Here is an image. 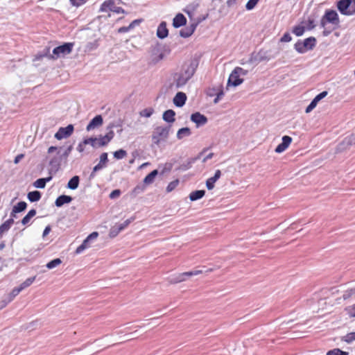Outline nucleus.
Here are the masks:
<instances>
[{
  "mask_svg": "<svg viewBox=\"0 0 355 355\" xmlns=\"http://www.w3.org/2000/svg\"><path fill=\"white\" fill-rule=\"evenodd\" d=\"M316 45V39L314 37H309L302 41L298 40L294 45L295 50L299 53H304L312 50Z\"/></svg>",
  "mask_w": 355,
  "mask_h": 355,
  "instance_id": "obj_1",
  "label": "nucleus"
},
{
  "mask_svg": "<svg viewBox=\"0 0 355 355\" xmlns=\"http://www.w3.org/2000/svg\"><path fill=\"white\" fill-rule=\"evenodd\" d=\"M171 126H158L152 134V140L154 144L159 146L161 141L168 139Z\"/></svg>",
  "mask_w": 355,
  "mask_h": 355,
  "instance_id": "obj_2",
  "label": "nucleus"
},
{
  "mask_svg": "<svg viewBox=\"0 0 355 355\" xmlns=\"http://www.w3.org/2000/svg\"><path fill=\"white\" fill-rule=\"evenodd\" d=\"M73 45L72 42H65L62 45L56 46L53 50V55L51 58L57 59L70 53L73 50Z\"/></svg>",
  "mask_w": 355,
  "mask_h": 355,
  "instance_id": "obj_3",
  "label": "nucleus"
},
{
  "mask_svg": "<svg viewBox=\"0 0 355 355\" xmlns=\"http://www.w3.org/2000/svg\"><path fill=\"white\" fill-rule=\"evenodd\" d=\"M170 49H166L163 46H157L153 48L152 50V62L154 64H157L161 60H162L165 57V53L166 52L167 54L170 53Z\"/></svg>",
  "mask_w": 355,
  "mask_h": 355,
  "instance_id": "obj_4",
  "label": "nucleus"
},
{
  "mask_svg": "<svg viewBox=\"0 0 355 355\" xmlns=\"http://www.w3.org/2000/svg\"><path fill=\"white\" fill-rule=\"evenodd\" d=\"M202 273L201 270H193L179 274L171 279V283L177 284L187 280L188 278Z\"/></svg>",
  "mask_w": 355,
  "mask_h": 355,
  "instance_id": "obj_5",
  "label": "nucleus"
},
{
  "mask_svg": "<svg viewBox=\"0 0 355 355\" xmlns=\"http://www.w3.org/2000/svg\"><path fill=\"white\" fill-rule=\"evenodd\" d=\"M74 130L73 125L69 124L66 127H61L58 129L57 132L55 134V138L58 140H61L64 138H67L71 136Z\"/></svg>",
  "mask_w": 355,
  "mask_h": 355,
  "instance_id": "obj_6",
  "label": "nucleus"
},
{
  "mask_svg": "<svg viewBox=\"0 0 355 355\" xmlns=\"http://www.w3.org/2000/svg\"><path fill=\"white\" fill-rule=\"evenodd\" d=\"M198 66V62L196 60H193L190 62L189 64L184 67L180 71L187 79L190 80L195 73L196 69Z\"/></svg>",
  "mask_w": 355,
  "mask_h": 355,
  "instance_id": "obj_7",
  "label": "nucleus"
},
{
  "mask_svg": "<svg viewBox=\"0 0 355 355\" xmlns=\"http://www.w3.org/2000/svg\"><path fill=\"white\" fill-rule=\"evenodd\" d=\"M207 150V149H204L202 152H200L196 157H191L187 159L186 162L181 164L178 168H176V171H186L191 168L193 164L199 159H200L202 155Z\"/></svg>",
  "mask_w": 355,
  "mask_h": 355,
  "instance_id": "obj_8",
  "label": "nucleus"
},
{
  "mask_svg": "<svg viewBox=\"0 0 355 355\" xmlns=\"http://www.w3.org/2000/svg\"><path fill=\"white\" fill-rule=\"evenodd\" d=\"M189 80L181 72L175 73L174 75V82L170 85V87H175L176 89L182 88Z\"/></svg>",
  "mask_w": 355,
  "mask_h": 355,
  "instance_id": "obj_9",
  "label": "nucleus"
},
{
  "mask_svg": "<svg viewBox=\"0 0 355 355\" xmlns=\"http://www.w3.org/2000/svg\"><path fill=\"white\" fill-rule=\"evenodd\" d=\"M323 17H324L325 20L328 21V23L333 25L338 26L340 23L338 15L334 10H326Z\"/></svg>",
  "mask_w": 355,
  "mask_h": 355,
  "instance_id": "obj_10",
  "label": "nucleus"
},
{
  "mask_svg": "<svg viewBox=\"0 0 355 355\" xmlns=\"http://www.w3.org/2000/svg\"><path fill=\"white\" fill-rule=\"evenodd\" d=\"M122 0H106L100 7L101 12L113 11L115 7L121 4Z\"/></svg>",
  "mask_w": 355,
  "mask_h": 355,
  "instance_id": "obj_11",
  "label": "nucleus"
},
{
  "mask_svg": "<svg viewBox=\"0 0 355 355\" xmlns=\"http://www.w3.org/2000/svg\"><path fill=\"white\" fill-rule=\"evenodd\" d=\"M190 119L192 122L196 123L197 128L205 125L208 121L207 116L199 112L193 113Z\"/></svg>",
  "mask_w": 355,
  "mask_h": 355,
  "instance_id": "obj_12",
  "label": "nucleus"
},
{
  "mask_svg": "<svg viewBox=\"0 0 355 355\" xmlns=\"http://www.w3.org/2000/svg\"><path fill=\"white\" fill-rule=\"evenodd\" d=\"M243 78H241V76L234 69L228 78L227 85L237 87L243 83Z\"/></svg>",
  "mask_w": 355,
  "mask_h": 355,
  "instance_id": "obj_13",
  "label": "nucleus"
},
{
  "mask_svg": "<svg viewBox=\"0 0 355 355\" xmlns=\"http://www.w3.org/2000/svg\"><path fill=\"white\" fill-rule=\"evenodd\" d=\"M292 142V138L290 136L284 135L282 138V142L277 146L275 149V152L277 153H281L286 150Z\"/></svg>",
  "mask_w": 355,
  "mask_h": 355,
  "instance_id": "obj_14",
  "label": "nucleus"
},
{
  "mask_svg": "<svg viewBox=\"0 0 355 355\" xmlns=\"http://www.w3.org/2000/svg\"><path fill=\"white\" fill-rule=\"evenodd\" d=\"M351 0H340L337 3V8L339 12L344 15H350L349 6Z\"/></svg>",
  "mask_w": 355,
  "mask_h": 355,
  "instance_id": "obj_15",
  "label": "nucleus"
},
{
  "mask_svg": "<svg viewBox=\"0 0 355 355\" xmlns=\"http://www.w3.org/2000/svg\"><path fill=\"white\" fill-rule=\"evenodd\" d=\"M103 123V116L101 114L95 116L87 124L86 127L87 131H91L101 126Z\"/></svg>",
  "mask_w": 355,
  "mask_h": 355,
  "instance_id": "obj_16",
  "label": "nucleus"
},
{
  "mask_svg": "<svg viewBox=\"0 0 355 355\" xmlns=\"http://www.w3.org/2000/svg\"><path fill=\"white\" fill-rule=\"evenodd\" d=\"M157 37L159 39L164 40L168 35V30L167 28V24L166 21H162L157 26Z\"/></svg>",
  "mask_w": 355,
  "mask_h": 355,
  "instance_id": "obj_17",
  "label": "nucleus"
},
{
  "mask_svg": "<svg viewBox=\"0 0 355 355\" xmlns=\"http://www.w3.org/2000/svg\"><path fill=\"white\" fill-rule=\"evenodd\" d=\"M114 137V132L110 130L104 136H100L98 138V144L99 147L107 145Z\"/></svg>",
  "mask_w": 355,
  "mask_h": 355,
  "instance_id": "obj_18",
  "label": "nucleus"
},
{
  "mask_svg": "<svg viewBox=\"0 0 355 355\" xmlns=\"http://www.w3.org/2000/svg\"><path fill=\"white\" fill-rule=\"evenodd\" d=\"M187 97L185 93L178 92L173 98V103L178 107H182L186 103Z\"/></svg>",
  "mask_w": 355,
  "mask_h": 355,
  "instance_id": "obj_19",
  "label": "nucleus"
},
{
  "mask_svg": "<svg viewBox=\"0 0 355 355\" xmlns=\"http://www.w3.org/2000/svg\"><path fill=\"white\" fill-rule=\"evenodd\" d=\"M221 176V171L218 169L215 171L214 175L208 178L206 181V187L208 190H211L214 188L215 183L219 180Z\"/></svg>",
  "mask_w": 355,
  "mask_h": 355,
  "instance_id": "obj_20",
  "label": "nucleus"
},
{
  "mask_svg": "<svg viewBox=\"0 0 355 355\" xmlns=\"http://www.w3.org/2000/svg\"><path fill=\"white\" fill-rule=\"evenodd\" d=\"M186 24L187 18L182 13L177 14L173 19V26L175 28L185 26Z\"/></svg>",
  "mask_w": 355,
  "mask_h": 355,
  "instance_id": "obj_21",
  "label": "nucleus"
},
{
  "mask_svg": "<svg viewBox=\"0 0 355 355\" xmlns=\"http://www.w3.org/2000/svg\"><path fill=\"white\" fill-rule=\"evenodd\" d=\"M62 158L60 156L53 157L49 162L50 171L56 173L60 168Z\"/></svg>",
  "mask_w": 355,
  "mask_h": 355,
  "instance_id": "obj_22",
  "label": "nucleus"
},
{
  "mask_svg": "<svg viewBox=\"0 0 355 355\" xmlns=\"http://www.w3.org/2000/svg\"><path fill=\"white\" fill-rule=\"evenodd\" d=\"M72 200H73V198L70 196L64 195V194L60 195L56 198V200L55 201V205L57 207H61L64 204L70 203Z\"/></svg>",
  "mask_w": 355,
  "mask_h": 355,
  "instance_id": "obj_23",
  "label": "nucleus"
},
{
  "mask_svg": "<svg viewBox=\"0 0 355 355\" xmlns=\"http://www.w3.org/2000/svg\"><path fill=\"white\" fill-rule=\"evenodd\" d=\"M108 162V154L107 153H103L100 155V160L98 164L94 166L95 171H100L103 168L106 167L107 163Z\"/></svg>",
  "mask_w": 355,
  "mask_h": 355,
  "instance_id": "obj_24",
  "label": "nucleus"
},
{
  "mask_svg": "<svg viewBox=\"0 0 355 355\" xmlns=\"http://www.w3.org/2000/svg\"><path fill=\"white\" fill-rule=\"evenodd\" d=\"M175 111L169 109L164 112L162 114V119L166 123H173L175 121Z\"/></svg>",
  "mask_w": 355,
  "mask_h": 355,
  "instance_id": "obj_25",
  "label": "nucleus"
},
{
  "mask_svg": "<svg viewBox=\"0 0 355 355\" xmlns=\"http://www.w3.org/2000/svg\"><path fill=\"white\" fill-rule=\"evenodd\" d=\"M15 220L12 218H9L0 225V239L3 236V234L7 232L14 224Z\"/></svg>",
  "mask_w": 355,
  "mask_h": 355,
  "instance_id": "obj_26",
  "label": "nucleus"
},
{
  "mask_svg": "<svg viewBox=\"0 0 355 355\" xmlns=\"http://www.w3.org/2000/svg\"><path fill=\"white\" fill-rule=\"evenodd\" d=\"M199 4L196 2H193L189 5H187L184 9L183 11L189 17V18H192L194 15L195 11L198 8Z\"/></svg>",
  "mask_w": 355,
  "mask_h": 355,
  "instance_id": "obj_27",
  "label": "nucleus"
},
{
  "mask_svg": "<svg viewBox=\"0 0 355 355\" xmlns=\"http://www.w3.org/2000/svg\"><path fill=\"white\" fill-rule=\"evenodd\" d=\"M52 180V176L46 178H39L33 182V186L37 189H44L47 182Z\"/></svg>",
  "mask_w": 355,
  "mask_h": 355,
  "instance_id": "obj_28",
  "label": "nucleus"
},
{
  "mask_svg": "<svg viewBox=\"0 0 355 355\" xmlns=\"http://www.w3.org/2000/svg\"><path fill=\"white\" fill-rule=\"evenodd\" d=\"M122 125L123 122L121 120H118L110 123L107 125V130L110 131V130H113V128H116V132L120 135L123 132Z\"/></svg>",
  "mask_w": 355,
  "mask_h": 355,
  "instance_id": "obj_29",
  "label": "nucleus"
},
{
  "mask_svg": "<svg viewBox=\"0 0 355 355\" xmlns=\"http://www.w3.org/2000/svg\"><path fill=\"white\" fill-rule=\"evenodd\" d=\"M158 174L159 171L157 169L152 171L144 178V184L146 185L152 184Z\"/></svg>",
  "mask_w": 355,
  "mask_h": 355,
  "instance_id": "obj_30",
  "label": "nucleus"
},
{
  "mask_svg": "<svg viewBox=\"0 0 355 355\" xmlns=\"http://www.w3.org/2000/svg\"><path fill=\"white\" fill-rule=\"evenodd\" d=\"M80 183V177L78 175H74L68 182L67 187L71 190L76 189Z\"/></svg>",
  "mask_w": 355,
  "mask_h": 355,
  "instance_id": "obj_31",
  "label": "nucleus"
},
{
  "mask_svg": "<svg viewBox=\"0 0 355 355\" xmlns=\"http://www.w3.org/2000/svg\"><path fill=\"white\" fill-rule=\"evenodd\" d=\"M206 191L205 190H196L192 191L189 194V199L191 201H196L201 199L205 195Z\"/></svg>",
  "mask_w": 355,
  "mask_h": 355,
  "instance_id": "obj_32",
  "label": "nucleus"
},
{
  "mask_svg": "<svg viewBox=\"0 0 355 355\" xmlns=\"http://www.w3.org/2000/svg\"><path fill=\"white\" fill-rule=\"evenodd\" d=\"M42 194L39 191H33L28 193L27 198L31 202H37L40 200Z\"/></svg>",
  "mask_w": 355,
  "mask_h": 355,
  "instance_id": "obj_33",
  "label": "nucleus"
},
{
  "mask_svg": "<svg viewBox=\"0 0 355 355\" xmlns=\"http://www.w3.org/2000/svg\"><path fill=\"white\" fill-rule=\"evenodd\" d=\"M191 135V131L189 128L184 127L178 130L177 132V138L182 139L184 137H189Z\"/></svg>",
  "mask_w": 355,
  "mask_h": 355,
  "instance_id": "obj_34",
  "label": "nucleus"
},
{
  "mask_svg": "<svg viewBox=\"0 0 355 355\" xmlns=\"http://www.w3.org/2000/svg\"><path fill=\"white\" fill-rule=\"evenodd\" d=\"M36 214V210L34 209H32L31 210L28 211V212L27 213V214L22 218L21 220V224L24 225H27L31 219L35 216Z\"/></svg>",
  "mask_w": 355,
  "mask_h": 355,
  "instance_id": "obj_35",
  "label": "nucleus"
},
{
  "mask_svg": "<svg viewBox=\"0 0 355 355\" xmlns=\"http://www.w3.org/2000/svg\"><path fill=\"white\" fill-rule=\"evenodd\" d=\"M159 168L160 171L159 173L162 175L165 173L170 172L173 168V164L170 162H166L164 165H159Z\"/></svg>",
  "mask_w": 355,
  "mask_h": 355,
  "instance_id": "obj_36",
  "label": "nucleus"
},
{
  "mask_svg": "<svg viewBox=\"0 0 355 355\" xmlns=\"http://www.w3.org/2000/svg\"><path fill=\"white\" fill-rule=\"evenodd\" d=\"M89 243L90 242L87 239H85L83 243L76 248L75 253L77 254L82 253L89 247Z\"/></svg>",
  "mask_w": 355,
  "mask_h": 355,
  "instance_id": "obj_37",
  "label": "nucleus"
},
{
  "mask_svg": "<svg viewBox=\"0 0 355 355\" xmlns=\"http://www.w3.org/2000/svg\"><path fill=\"white\" fill-rule=\"evenodd\" d=\"M83 144H87V145L89 144L94 148L99 147L98 144V138H96V137H91L85 138L83 139Z\"/></svg>",
  "mask_w": 355,
  "mask_h": 355,
  "instance_id": "obj_38",
  "label": "nucleus"
},
{
  "mask_svg": "<svg viewBox=\"0 0 355 355\" xmlns=\"http://www.w3.org/2000/svg\"><path fill=\"white\" fill-rule=\"evenodd\" d=\"M27 207V204L24 201H20L17 205H15L12 209H14V212L20 213L24 211Z\"/></svg>",
  "mask_w": 355,
  "mask_h": 355,
  "instance_id": "obj_39",
  "label": "nucleus"
},
{
  "mask_svg": "<svg viewBox=\"0 0 355 355\" xmlns=\"http://www.w3.org/2000/svg\"><path fill=\"white\" fill-rule=\"evenodd\" d=\"M344 144L347 146H355V132L346 137L343 140Z\"/></svg>",
  "mask_w": 355,
  "mask_h": 355,
  "instance_id": "obj_40",
  "label": "nucleus"
},
{
  "mask_svg": "<svg viewBox=\"0 0 355 355\" xmlns=\"http://www.w3.org/2000/svg\"><path fill=\"white\" fill-rule=\"evenodd\" d=\"M326 355H349V352L343 351L339 348H334L329 350Z\"/></svg>",
  "mask_w": 355,
  "mask_h": 355,
  "instance_id": "obj_41",
  "label": "nucleus"
},
{
  "mask_svg": "<svg viewBox=\"0 0 355 355\" xmlns=\"http://www.w3.org/2000/svg\"><path fill=\"white\" fill-rule=\"evenodd\" d=\"M61 263H62V260L60 258H56V259H54L49 261L46 263V266L48 269H53Z\"/></svg>",
  "mask_w": 355,
  "mask_h": 355,
  "instance_id": "obj_42",
  "label": "nucleus"
},
{
  "mask_svg": "<svg viewBox=\"0 0 355 355\" xmlns=\"http://www.w3.org/2000/svg\"><path fill=\"white\" fill-rule=\"evenodd\" d=\"M35 278L36 277L34 276V277H28V279H26L24 282H22L20 285H19V288L21 289V290H24V288L30 286L33 282L35 280Z\"/></svg>",
  "mask_w": 355,
  "mask_h": 355,
  "instance_id": "obj_43",
  "label": "nucleus"
},
{
  "mask_svg": "<svg viewBox=\"0 0 355 355\" xmlns=\"http://www.w3.org/2000/svg\"><path fill=\"white\" fill-rule=\"evenodd\" d=\"M305 29L306 28L304 26L297 25L293 27V33L295 34L296 36L300 37L304 34Z\"/></svg>",
  "mask_w": 355,
  "mask_h": 355,
  "instance_id": "obj_44",
  "label": "nucleus"
},
{
  "mask_svg": "<svg viewBox=\"0 0 355 355\" xmlns=\"http://www.w3.org/2000/svg\"><path fill=\"white\" fill-rule=\"evenodd\" d=\"M154 113V109L153 107H148L142 110L139 112V115L142 117L149 118Z\"/></svg>",
  "mask_w": 355,
  "mask_h": 355,
  "instance_id": "obj_45",
  "label": "nucleus"
},
{
  "mask_svg": "<svg viewBox=\"0 0 355 355\" xmlns=\"http://www.w3.org/2000/svg\"><path fill=\"white\" fill-rule=\"evenodd\" d=\"M192 34L193 33L191 31L190 28L188 26H186L180 31V36L183 38H187L190 37Z\"/></svg>",
  "mask_w": 355,
  "mask_h": 355,
  "instance_id": "obj_46",
  "label": "nucleus"
},
{
  "mask_svg": "<svg viewBox=\"0 0 355 355\" xmlns=\"http://www.w3.org/2000/svg\"><path fill=\"white\" fill-rule=\"evenodd\" d=\"M135 220L134 217H131L130 218H128L124 222L119 224H116L119 227V230H123L125 228H126L133 220Z\"/></svg>",
  "mask_w": 355,
  "mask_h": 355,
  "instance_id": "obj_47",
  "label": "nucleus"
},
{
  "mask_svg": "<svg viewBox=\"0 0 355 355\" xmlns=\"http://www.w3.org/2000/svg\"><path fill=\"white\" fill-rule=\"evenodd\" d=\"M315 27L314 16H309L306 21V29L311 31Z\"/></svg>",
  "mask_w": 355,
  "mask_h": 355,
  "instance_id": "obj_48",
  "label": "nucleus"
},
{
  "mask_svg": "<svg viewBox=\"0 0 355 355\" xmlns=\"http://www.w3.org/2000/svg\"><path fill=\"white\" fill-rule=\"evenodd\" d=\"M113 155H114V158H116V159H121L126 156L127 153L123 149H119V150L114 151Z\"/></svg>",
  "mask_w": 355,
  "mask_h": 355,
  "instance_id": "obj_49",
  "label": "nucleus"
},
{
  "mask_svg": "<svg viewBox=\"0 0 355 355\" xmlns=\"http://www.w3.org/2000/svg\"><path fill=\"white\" fill-rule=\"evenodd\" d=\"M21 291L22 290L19 286L14 288L8 295V302L13 300V299L18 295Z\"/></svg>",
  "mask_w": 355,
  "mask_h": 355,
  "instance_id": "obj_50",
  "label": "nucleus"
},
{
  "mask_svg": "<svg viewBox=\"0 0 355 355\" xmlns=\"http://www.w3.org/2000/svg\"><path fill=\"white\" fill-rule=\"evenodd\" d=\"M345 311L349 318H355V304L352 306H347L345 309Z\"/></svg>",
  "mask_w": 355,
  "mask_h": 355,
  "instance_id": "obj_51",
  "label": "nucleus"
},
{
  "mask_svg": "<svg viewBox=\"0 0 355 355\" xmlns=\"http://www.w3.org/2000/svg\"><path fill=\"white\" fill-rule=\"evenodd\" d=\"M145 189L146 186L144 184H138L132 190V194L134 196H137L138 194L143 193Z\"/></svg>",
  "mask_w": 355,
  "mask_h": 355,
  "instance_id": "obj_52",
  "label": "nucleus"
},
{
  "mask_svg": "<svg viewBox=\"0 0 355 355\" xmlns=\"http://www.w3.org/2000/svg\"><path fill=\"white\" fill-rule=\"evenodd\" d=\"M342 340L346 342L347 343H351L352 341L355 340V332H351L345 336Z\"/></svg>",
  "mask_w": 355,
  "mask_h": 355,
  "instance_id": "obj_53",
  "label": "nucleus"
},
{
  "mask_svg": "<svg viewBox=\"0 0 355 355\" xmlns=\"http://www.w3.org/2000/svg\"><path fill=\"white\" fill-rule=\"evenodd\" d=\"M72 150H73V145H70L65 149V150L63 152V153H62L60 156L61 157L62 159H64L65 160V162H67V159L69 157V155H70Z\"/></svg>",
  "mask_w": 355,
  "mask_h": 355,
  "instance_id": "obj_54",
  "label": "nucleus"
},
{
  "mask_svg": "<svg viewBox=\"0 0 355 355\" xmlns=\"http://www.w3.org/2000/svg\"><path fill=\"white\" fill-rule=\"evenodd\" d=\"M259 0H248L245 4V8L248 10H252L257 4Z\"/></svg>",
  "mask_w": 355,
  "mask_h": 355,
  "instance_id": "obj_55",
  "label": "nucleus"
},
{
  "mask_svg": "<svg viewBox=\"0 0 355 355\" xmlns=\"http://www.w3.org/2000/svg\"><path fill=\"white\" fill-rule=\"evenodd\" d=\"M353 295H355V288H354L346 291L344 293V294L343 295V300H346L350 298L351 297H352Z\"/></svg>",
  "mask_w": 355,
  "mask_h": 355,
  "instance_id": "obj_56",
  "label": "nucleus"
},
{
  "mask_svg": "<svg viewBox=\"0 0 355 355\" xmlns=\"http://www.w3.org/2000/svg\"><path fill=\"white\" fill-rule=\"evenodd\" d=\"M178 184H179L178 180H175L171 182L166 187V191L167 192L172 191L173 190H174L175 189V187L178 185Z\"/></svg>",
  "mask_w": 355,
  "mask_h": 355,
  "instance_id": "obj_57",
  "label": "nucleus"
},
{
  "mask_svg": "<svg viewBox=\"0 0 355 355\" xmlns=\"http://www.w3.org/2000/svg\"><path fill=\"white\" fill-rule=\"evenodd\" d=\"M318 102L314 98L311 101L309 105L306 107L305 112H311L318 105Z\"/></svg>",
  "mask_w": 355,
  "mask_h": 355,
  "instance_id": "obj_58",
  "label": "nucleus"
},
{
  "mask_svg": "<svg viewBox=\"0 0 355 355\" xmlns=\"http://www.w3.org/2000/svg\"><path fill=\"white\" fill-rule=\"evenodd\" d=\"M263 59L261 57H259L258 55H255L254 53H252L250 58L248 60L249 63H253L254 62H260L263 61Z\"/></svg>",
  "mask_w": 355,
  "mask_h": 355,
  "instance_id": "obj_59",
  "label": "nucleus"
},
{
  "mask_svg": "<svg viewBox=\"0 0 355 355\" xmlns=\"http://www.w3.org/2000/svg\"><path fill=\"white\" fill-rule=\"evenodd\" d=\"M121 232V230H119V227L115 225L114 226H113L111 230H110V236L111 237H115L116 236L118 235V234Z\"/></svg>",
  "mask_w": 355,
  "mask_h": 355,
  "instance_id": "obj_60",
  "label": "nucleus"
},
{
  "mask_svg": "<svg viewBox=\"0 0 355 355\" xmlns=\"http://www.w3.org/2000/svg\"><path fill=\"white\" fill-rule=\"evenodd\" d=\"M236 72H237V73L240 76H245L248 75V70H245L240 67H236L234 69Z\"/></svg>",
  "mask_w": 355,
  "mask_h": 355,
  "instance_id": "obj_61",
  "label": "nucleus"
},
{
  "mask_svg": "<svg viewBox=\"0 0 355 355\" xmlns=\"http://www.w3.org/2000/svg\"><path fill=\"white\" fill-rule=\"evenodd\" d=\"M292 40L291 34L288 32L285 33L280 39L281 42H288Z\"/></svg>",
  "mask_w": 355,
  "mask_h": 355,
  "instance_id": "obj_62",
  "label": "nucleus"
},
{
  "mask_svg": "<svg viewBox=\"0 0 355 355\" xmlns=\"http://www.w3.org/2000/svg\"><path fill=\"white\" fill-rule=\"evenodd\" d=\"M121 193V191L120 189H114L110 193L109 197L110 199H115L119 197Z\"/></svg>",
  "mask_w": 355,
  "mask_h": 355,
  "instance_id": "obj_63",
  "label": "nucleus"
},
{
  "mask_svg": "<svg viewBox=\"0 0 355 355\" xmlns=\"http://www.w3.org/2000/svg\"><path fill=\"white\" fill-rule=\"evenodd\" d=\"M327 94H328L327 91H323V92H320V94H318V95H316L315 96L314 99L316 100V101L318 103L322 99H323L324 97H326L327 96Z\"/></svg>",
  "mask_w": 355,
  "mask_h": 355,
  "instance_id": "obj_64",
  "label": "nucleus"
}]
</instances>
